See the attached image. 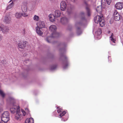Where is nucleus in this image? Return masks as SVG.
Returning <instances> with one entry per match:
<instances>
[{
	"mask_svg": "<svg viewBox=\"0 0 123 123\" xmlns=\"http://www.w3.org/2000/svg\"><path fill=\"white\" fill-rule=\"evenodd\" d=\"M8 100L12 103L11 105L12 106V107L10 109L11 113H14L16 111L17 114H20V111L19 107L18 106H17L15 105V100L12 97H10L9 98Z\"/></svg>",
	"mask_w": 123,
	"mask_h": 123,
	"instance_id": "obj_1",
	"label": "nucleus"
},
{
	"mask_svg": "<svg viewBox=\"0 0 123 123\" xmlns=\"http://www.w3.org/2000/svg\"><path fill=\"white\" fill-rule=\"evenodd\" d=\"M56 27L55 25H52L49 27V30L51 31L52 33V36H51L47 37L46 39V41L48 43H50L49 40L52 37H56L59 36V34L58 33L56 32Z\"/></svg>",
	"mask_w": 123,
	"mask_h": 123,
	"instance_id": "obj_2",
	"label": "nucleus"
},
{
	"mask_svg": "<svg viewBox=\"0 0 123 123\" xmlns=\"http://www.w3.org/2000/svg\"><path fill=\"white\" fill-rule=\"evenodd\" d=\"M9 115L7 111L4 112L2 115L1 120L4 123H7L9 120Z\"/></svg>",
	"mask_w": 123,
	"mask_h": 123,
	"instance_id": "obj_3",
	"label": "nucleus"
},
{
	"mask_svg": "<svg viewBox=\"0 0 123 123\" xmlns=\"http://www.w3.org/2000/svg\"><path fill=\"white\" fill-rule=\"evenodd\" d=\"M28 1H24L22 3L21 9L24 12H26L27 10Z\"/></svg>",
	"mask_w": 123,
	"mask_h": 123,
	"instance_id": "obj_4",
	"label": "nucleus"
},
{
	"mask_svg": "<svg viewBox=\"0 0 123 123\" xmlns=\"http://www.w3.org/2000/svg\"><path fill=\"white\" fill-rule=\"evenodd\" d=\"M26 41H21L18 44V47L21 49H24L25 47Z\"/></svg>",
	"mask_w": 123,
	"mask_h": 123,
	"instance_id": "obj_5",
	"label": "nucleus"
},
{
	"mask_svg": "<svg viewBox=\"0 0 123 123\" xmlns=\"http://www.w3.org/2000/svg\"><path fill=\"white\" fill-rule=\"evenodd\" d=\"M114 19L116 21L119 20L120 19V16L116 10H115L113 13Z\"/></svg>",
	"mask_w": 123,
	"mask_h": 123,
	"instance_id": "obj_6",
	"label": "nucleus"
},
{
	"mask_svg": "<svg viewBox=\"0 0 123 123\" xmlns=\"http://www.w3.org/2000/svg\"><path fill=\"white\" fill-rule=\"evenodd\" d=\"M67 5L65 2L62 1L60 3V9L64 11L66 8Z\"/></svg>",
	"mask_w": 123,
	"mask_h": 123,
	"instance_id": "obj_7",
	"label": "nucleus"
},
{
	"mask_svg": "<svg viewBox=\"0 0 123 123\" xmlns=\"http://www.w3.org/2000/svg\"><path fill=\"white\" fill-rule=\"evenodd\" d=\"M103 18V17L102 15L99 16L98 15L95 17L94 21L96 23L98 24L100 21H101V20Z\"/></svg>",
	"mask_w": 123,
	"mask_h": 123,
	"instance_id": "obj_8",
	"label": "nucleus"
},
{
	"mask_svg": "<svg viewBox=\"0 0 123 123\" xmlns=\"http://www.w3.org/2000/svg\"><path fill=\"white\" fill-rule=\"evenodd\" d=\"M63 62L64 66L63 68H66L68 66V59L67 57L65 55L63 56Z\"/></svg>",
	"mask_w": 123,
	"mask_h": 123,
	"instance_id": "obj_9",
	"label": "nucleus"
},
{
	"mask_svg": "<svg viewBox=\"0 0 123 123\" xmlns=\"http://www.w3.org/2000/svg\"><path fill=\"white\" fill-rule=\"evenodd\" d=\"M123 3L122 2H118L116 4L115 7L117 9H121L123 8Z\"/></svg>",
	"mask_w": 123,
	"mask_h": 123,
	"instance_id": "obj_10",
	"label": "nucleus"
},
{
	"mask_svg": "<svg viewBox=\"0 0 123 123\" xmlns=\"http://www.w3.org/2000/svg\"><path fill=\"white\" fill-rule=\"evenodd\" d=\"M37 27L40 28H42L44 27L45 24L43 22L39 21L37 24Z\"/></svg>",
	"mask_w": 123,
	"mask_h": 123,
	"instance_id": "obj_11",
	"label": "nucleus"
},
{
	"mask_svg": "<svg viewBox=\"0 0 123 123\" xmlns=\"http://www.w3.org/2000/svg\"><path fill=\"white\" fill-rule=\"evenodd\" d=\"M49 18L50 20L52 22L55 20V16L52 14H50L49 15Z\"/></svg>",
	"mask_w": 123,
	"mask_h": 123,
	"instance_id": "obj_12",
	"label": "nucleus"
},
{
	"mask_svg": "<svg viewBox=\"0 0 123 123\" xmlns=\"http://www.w3.org/2000/svg\"><path fill=\"white\" fill-rule=\"evenodd\" d=\"M11 18L9 17L5 16V19L4 21L6 23H9L11 22Z\"/></svg>",
	"mask_w": 123,
	"mask_h": 123,
	"instance_id": "obj_13",
	"label": "nucleus"
},
{
	"mask_svg": "<svg viewBox=\"0 0 123 123\" xmlns=\"http://www.w3.org/2000/svg\"><path fill=\"white\" fill-rule=\"evenodd\" d=\"M61 15V12L60 10H56L55 12V17H59Z\"/></svg>",
	"mask_w": 123,
	"mask_h": 123,
	"instance_id": "obj_14",
	"label": "nucleus"
},
{
	"mask_svg": "<svg viewBox=\"0 0 123 123\" xmlns=\"http://www.w3.org/2000/svg\"><path fill=\"white\" fill-rule=\"evenodd\" d=\"M84 3L86 6V9L87 12V15L88 16H90V10L88 7L89 6H88L87 3L85 1H84Z\"/></svg>",
	"mask_w": 123,
	"mask_h": 123,
	"instance_id": "obj_15",
	"label": "nucleus"
},
{
	"mask_svg": "<svg viewBox=\"0 0 123 123\" xmlns=\"http://www.w3.org/2000/svg\"><path fill=\"white\" fill-rule=\"evenodd\" d=\"M68 21V19L66 18L65 17L62 18L61 19V22L63 24L67 23Z\"/></svg>",
	"mask_w": 123,
	"mask_h": 123,
	"instance_id": "obj_16",
	"label": "nucleus"
},
{
	"mask_svg": "<svg viewBox=\"0 0 123 123\" xmlns=\"http://www.w3.org/2000/svg\"><path fill=\"white\" fill-rule=\"evenodd\" d=\"M38 27H37L36 28V30L37 33L39 35L41 36L42 35L43 33L41 31L40 29Z\"/></svg>",
	"mask_w": 123,
	"mask_h": 123,
	"instance_id": "obj_17",
	"label": "nucleus"
},
{
	"mask_svg": "<svg viewBox=\"0 0 123 123\" xmlns=\"http://www.w3.org/2000/svg\"><path fill=\"white\" fill-rule=\"evenodd\" d=\"M9 30L7 26H5L2 31L4 33H6L8 32Z\"/></svg>",
	"mask_w": 123,
	"mask_h": 123,
	"instance_id": "obj_18",
	"label": "nucleus"
},
{
	"mask_svg": "<svg viewBox=\"0 0 123 123\" xmlns=\"http://www.w3.org/2000/svg\"><path fill=\"white\" fill-rule=\"evenodd\" d=\"M101 20L99 23L101 26L103 27L105 25V20L103 19V18Z\"/></svg>",
	"mask_w": 123,
	"mask_h": 123,
	"instance_id": "obj_19",
	"label": "nucleus"
},
{
	"mask_svg": "<svg viewBox=\"0 0 123 123\" xmlns=\"http://www.w3.org/2000/svg\"><path fill=\"white\" fill-rule=\"evenodd\" d=\"M14 5V3L12 2L8 5L6 9L8 10L11 9L13 6Z\"/></svg>",
	"mask_w": 123,
	"mask_h": 123,
	"instance_id": "obj_20",
	"label": "nucleus"
},
{
	"mask_svg": "<svg viewBox=\"0 0 123 123\" xmlns=\"http://www.w3.org/2000/svg\"><path fill=\"white\" fill-rule=\"evenodd\" d=\"M26 122H27L28 123H34V120L32 118H30L29 119H27Z\"/></svg>",
	"mask_w": 123,
	"mask_h": 123,
	"instance_id": "obj_21",
	"label": "nucleus"
},
{
	"mask_svg": "<svg viewBox=\"0 0 123 123\" xmlns=\"http://www.w3.org/2000/svg\"><path fill=\"white\" fill-rule=\"evenodd\" d=\"M22 16L21 13H16L15 14V16L17 18H20Z\"/></svg>",
	"mask_w": 123,
	"mask_h": 123,
	"instance_id": "obj_22",
	"label": "nucleus"
},
{
	"mask_svg": "<svg viewBox=\"0 0 123 123\" xmlns=\"http://www.w3.org/2000/svg\"><path fill=\"white\" fill-rule=\"evenodd\" d=\"M96 10L98 12L100 13L102 11L101 8L100 6H98L97 7Z\"/></svg>",
	"mask_w": 123,
	"mask_h": 123,
	"instance_id": "obj_23",
	"label": "nucleus"
},
{
	"mask_svg": "<svg viewBox=\"0 0 123 123\" xmlns=\"http://www.w3.org/2000/svg\"><path fill=\"white\" fill-rule=\"evenodd\" d=\"M102 33L101 29L100 28L98 29L96 32V34L98 35H100Z\"/></svg>",
	"mask_w": 123,
	"mask_h": 123,
	"instance_id": "obj_24",
	"label": "nucleus"
},
{
	"mask_svg": "<svg viewBox=\"0 0 123 123\" xmlns=\"http://www.w3.org/2000/svg\"><path fill=\"white\" fill-rule=\"evenodd\" d=\"M0 95L3 98H4L5 96V94L3 91L0 89Z\"/></svg>",
	"mask_w": 123,
	"mask_h": 123,
	"instance_id": "obj_25",
	"label": "nucleus"
},
{
	"mask_svg": "<svg viewBox=\"0 0 123 123\" xmlns=\"http://www.w3.org/2000/svg\"><path fill=\"white\" fill-rule=\"evenodd\" d=\"M21 115L20 114H17L15 116V118L17 120L18 119L21 117Z\"/></svg>",
	"mask_w": 123,
	"mask_h": 123,
	"instance_id": "obj_26",
	"label": "nucleus"
},
{
	"mask_svg": "<svg viewBox=\"0 0 123 123\" xmlns=\"http://www.w3.org/2000/svg\"><path fill=\"white\" fill-rule=\"evenodd\" d=\"M36 21H37L39 19V17L36 15H35L33 18Z\"/></svg>",
	"mask_w": 123,
	"mask_h": 123,
	"instance_id": "obj_27",
	"label": "nucleus"
},
{
	"mask_svg": "<svg viewBox=\"0 0 123 123\" xmlns=\"http://www.w3.org/2000/svg\"><path fill=\"white\" fill-rule=\"evenodd\" d=\"M66 113V112L65 111H63L62 113H61L60 114V116L61 117H62Z\"/></svg>",
	"mask_w": 123,
	"mask_h": 123,
	"instance_id": "obj_28",
	"label": "nucleus"
},
{
	"mask_svg": "<svg viewBox=\"0 0 123 123\" xmlns=\"http://www.w3.org/2000/svg\"><path fill=\"white\" fill-rule=\"evenodd\" d=\"M57 109H58V110H57V112L58 113H59L62 111V109L61 108H59V107H57Z\"/></svg>",
	"mask_w": 123,
	"mask_h": 123,
	"instance_id": "obj_29",
	"label": "nucleus"
},
{
	"mask_svg": "<svg viewBox=\"0 0 123 123\" xmlns=\"http://www.w3.org/2000/svg\"><path fill=\"white\" fill-rule=\"evenodd\" d=\"M5 26L1 24H0V31H2Z\"/></svg>",
	"mask_w": 123,
	"mask_h": 123,
	"instance_id": "obj_30",
	"label": "nucleus"
},
{
	"mask_svg": "<svg viewBox=\"0 0 123 123\" xmlns=\"http://www.w3.org/2000/svg\"><path fill=\"white\" fill-rule=\"evenodd\" d=\"M22 16L24 17H27L28 16V14L26 13H21Z\"/></svg>",
	"mask_w": 123,
	"mask_h": 123,
	"instance_id": "obj_31",
	"label": "nucleus"
},
{
	"mask_svg": "<svg viewBox=\"0 0 123 123\" xmlns=\"http://www.w3.org/2000/svg\"><path fill=\"white\" fill-rule=\"evenodd\" d=\"M57 67L55 65H54L52 66L51 68V70H52L55 69Z\"/></svg>",
	"mask_w": 123,
	"mask_h": 123,
	"instance_id": "obj_32",
	"label": "nucleus"
},
{
	"mask_svg": "<svg viewBox=\"0 0 123 123\" xmlns=\"http://www.w3.org/2000/svg\"><path fill=\"white\" fill-rule=\"evenodd\" d=\"M21 32L23 34H25V30L24 28L21 31Z\"/></svg>",
	"mask_w": 123,
	"mask_h": 123,
	"instance_id": "obj_33",
	"label": "nucleus"
},
{
	"mask_svg": "<svg viewBox=\"0 0 123 123\" xmlns=\"http://www.w3.org/2000/svg\"><path fill=\"white\" fill-rule=\"evenodd\" d=\"M106 2L107 4L109 5L111 2V0H106Z\"/></svg>",
	"mask_w": 123,
	"mask_h": 123,
	"instance_id": "obj_34",
	"label": "nucleus"
},
{
	"mask_svg": "<svg viewBox=\"0 0 123 123\" xmlns=\"http://www.w3.org/2000/svg\"><path fill=\"white\" fill-rule=\"evenodd\" d=\"M111 41L114 43H115L116 40L114 38H111Z\"/></svg>",
	"mask_w": 123,
	"mask_h": 123,
	"instance_id": "obj_35",
	"label": "nucleus"
},
{
	"mask_svg": "<svg viewBox=\"0 0 123 123\" xmlns=\"http://www.w3.org/2000/svg\"><path fill=\"white\" fill-rule=\"evenodd\" d=\"M77 31L78 33V32H81V29L79 27H78L77 28Z\"/></svg>",
	"mask_w": 123,
	"mask_h": 123,
	"instance_id": "obj_36",
	"label": "nucleus"
},
{
	"mask_svg": "<svg viewBox=\"0 0 123 123\" xmlns=\"http://www.w3.org/2000/svg\"><path fill=\"white\" fill-rule=\"evenodd\" d=\"M21 111L23 114V115L24 116H25L26 114L25 112L23 110H21Z\"/></svg>",
	"mask_w": 123,
	"mask_h": 123,
	"instance_id": "obj_37",
	"label": "nucleus"
},
{
	"mask_svg": "<svg viewBox=\"0 0 123 123\" xmlns=\"http://www.w3.org/2000/svg\"><path fill=\"white\" fill-rule=\"evenodd\" d=\"M25 110L27 112H29V110L28 108H26L25 109Z\"/></svg>",
	"mask_w": 123,
	"mask_h": 123,
	"instance_id": "obj_38",
	"label": "nucleus"
},
{
	"mask_svg": "<svg viewBox=\"0 0 123 123\" xmlns=\"http://www.w3.org/2000/svg\"><path fill=\"white\" fill-rule=\"evenodd\" d=\"M69 10V9H68L67 10L68 12V14H70V13L71 12V9H70V11Z\"/></svg>",
	"mask_w": 123,
	"mask_h": 123,
	"instance_id": "obj_39",
	"label": "nucleus"
},
{
	"mask_svg": "<svg viewBox=\"0 0 123 123\" xmlns=\"http://www.w3.org/2000/svg\"><path fill=\"white\" fill-rule=\"evenodd\" d=\"M113 33H112L111 36L110 37V38H113Z\"/></svg>",
	"mask_w": 123,
	"mask_h": 123,
	"instance_id": "obj_40",
	"label": "nucleus"
},
{
	"mask_svg": "<svg viewBox=\"0 0 123 123\" xmlns=\"http://www.w3.org/2000/svg\"><path fill=\"white\" fill-rule=\"evenodd\" d=\"M2 37L1 35L0 34V41L2 39Z\"/></svg>",
	"mask_w": 123,
	"mask_h": 123,
	"instance_id": "obj_41",
	"label": "nucleus"
},
{
	"mask_svg": "<svg viewBox=\"0 0 123 123\" xmlns=\"http://www.w3.org/2000/svg\"><path fill=\"white\" fill-rule=\"evenodd\" d=\"M104 1H105V0H102L101 1V4H103L104 3Z\"/></svg>",
	"mask_w": 123,
	"mask_h": 123,
	"instance_id": "obj_42",
	"label": "nucleus"
},
{
	"mask_svg": "<svg viewBox=\"0 0 123 123\" xmlns=\"http://www.w3.org/2000/svg\"><path fill=\"white\" fill-rule=\"evenodd\" d=\"M81 15H84V12H81Z\"/></svg>",
	"mask_w": 123,
	"mask_h": 123,
	"instance_id": "obj_43",
	"label": "nucleus"
},
{
	"mask_svg": "<svg viewBox=\"0 0 123 123\" xmlns=\"http://www.w3.org/2000/svg\"><path fill=\"white\" fill-rule=\"evenodd\" d=\"M0 123H3L2 121H0Z\"/></svg>",
	"mask_w": 123,
	"mask_h": 123,
	"instance_id": "obj_44",
	"label": "nucleus"
},
{
	"mask_svg": "<svg viewBox=\"0 0 123 123\" xmlns=\"http://www.w3.org/2000/svg\"><path fill=\"white\" fill-rule=\"evenodd\" d=\"M25 123H28L27 122H26V121Z\"/></svg>",
	"mask_w": 123,
	"mask_h": 123,
	"instance_id": "obj_45",
	"label": "nucleus"
},
{
	"mask_svg": "<svg viewBox=\"0 0 123 123\" xmlns=\"http://www.w3.org/2000/svg\"><path fill=\"white\" fill-rule=\"evenodd\" d=\"M77 0H74V1L75 2V1H76Z\"/></svg>",
	"mask_w": 123,
	"mask_h": 123,
	"instance_id": "obj_46",
	"label": "nucleus"
},
{
	"mask_svg": "<svg viewBox=\"0 0 123 123\" xmlns=\"http://www.w3.org/2000/svg\"><path fill=\"white\" fill-rule=\"evenodd\" d=\"M86 0V1H88V0Z\"/></svg>",
	"mask_w": 123,
	"mask_h": 123,
	"instance_id": "obj_47",
	"label": "nucleus"
},
{
	"mask_svg": "<svg viewBox=\"0 0 123 123\" xmlns=\"http://www.w3.org/2000/svg\"><path fill=\"white\" fill-rule=\"evenodd\" d=\"M78 24H79V25L80 24L79 23H78Z\"/></svg>",
	"mask_w": 123,
	"mask_h": 123,
	"instance_id": "obj_48",
	"label": "nucleus"
},
{
	"mask_svg": "<svg viewBox=\"0 0 123 123\" xmlns=\"http://www.w3.org/2000/svg\"><path fill=\"white\" fill-rule=\"evenodd\" d=\"M110 32V31L109 32V33Z\"/></svg>",
	"mask_w": 123,
	"mask_h": 123,
	"instance_id": "obj_49",
	"label": "nucleus"
}]
</instances>
